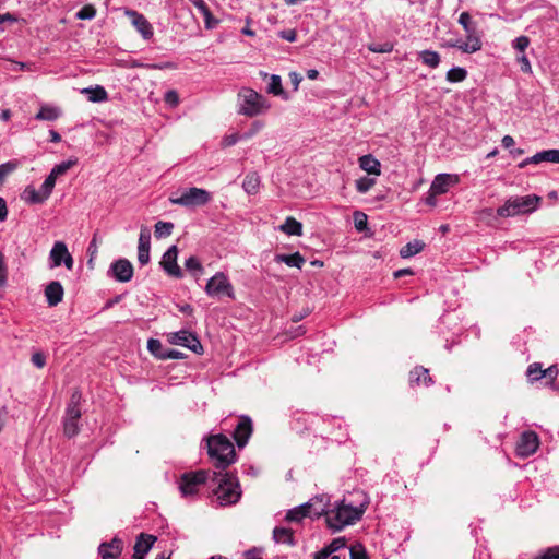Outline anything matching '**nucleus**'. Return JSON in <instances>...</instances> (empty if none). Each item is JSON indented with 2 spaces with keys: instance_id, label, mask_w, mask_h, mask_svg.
Here are the masks:
<instances>
[{
  "instance_id": "f257e3e1",
  "label": "nucleus",
  "mask_w": 559,
  "mask_h": 559,
  "mask_svg": "<svg viewBox=\"0 0 559 559\" xmlns=\"http://www.w3.org/2000/svg\"><path fill=\"white\" fill-rule=\"evenodd\" d=\"M369 504L366 495L361 499L354 501L352 498H344L325 512V522L333 532H340L348 525L359 521Z\"/></svg>"
},
{
  "instance_id": "f03ea898",
  "label": "nucleus",
  "mask_w": 559,
  "mask_h": 559,
  "mask_svg": "<svg viewBox=\"0 0 559 559\" xmlns=\"http://www.w3.org/2000/svg\"><path fill=\"white\" fill-rule=\"evenodd\" d=\"M216 484L213 495L221 506L236 504L242 495L238 477L225 471H211V478Z\"/></svg>"
},
{
  "instance_id": "7ed1b4c3",
  "label": "nucleus",
  "mask_w": 559,
  "mask_h": 559,
  "mask_svg": "<svg viewBox=\"0 0 559 559\" xmlns=\"http://www.w3.org/2000/svg\"><path fill=\"white\" fill-rule=\"evenodd\" d=\"M207 454L213 460L216 471H225L236 461L234 444L222 433L207 438Z\"/></svg>"
},
{
  "instance_id": "20e7f679",
  "label": "nucleus",
  "mask_w": 559,
  "mask_h": 559,
  "mask_svg": "<svg viewBox=\"0 0 559 559\" xmlns=\"http://www.w3.org/2000/svg\"><path fill=\"white\" fill-rule=\"evenodd\" d=\"M459 23L462 25L466 33V40L450 39L444 44L448 48H457L464 53H474L481 49V39L478 35L475 25L472 23V17L468 12H462L459 17Z\"/></svg>"
},
{
  "instance_id": "39448f33",
  "label": "nucleus",
  "mask_w": 559,
  "mask_h": 559,
  "mask_svg": "<svg viewBox=\"0 0 559 559\" xmlns=\"http://www.w3.org/2000/svg\"><path fill=\"white\" fill-rule=\"evenodd\" d=\"M539 202L540 198L535 194L511 197L502 206L497 209V215L500 217H513L530 214L538 207Z\"/></svg>"
},
{
  "instance_id": "423d86ee",
  "label": "nucleus",
  "mask_w": 559,
  "mask_h": 559,
  "mask_svg": "<svg viewBox=\"0 0 559 559\" xmlns=\"http://www.w3.org/2000/svg\"><path fill=\"white\" fill-rule=\"evenodd\" d=\"M239 110L240 115L247 117H254L265 112L270 108V103L261 94L251 88H242L239 94Z\"/></svg>"
},
{
  "instance_id": "0eeeda50",
  "label": "nucleus",
  "mask_w": 559,
  "mask_h": 559,
  "mask_svg": "<svg viewBox=\"0 0 559 559\" xmlns=\"http://www.w3.org/2000/svg\"><path fill=\"white\" fill-rule=\"evenodd\" d=\"M81 400V391L74 390L71 394L63 417V432L68 438L76 436L80 431L79 419L81 418L82 415L80 409Z\"/></svg>"
},
{
  "instance_id": "6e6552de",
  "label": "nucleus",
  "mask_w": 559,
  "mask_h": 559,
  "mask_svg": "<svg viewBox=\"0 0 559 559\" xmlns=\"http://www.w3.org/2000/svg\"><path fill=\"white\" fill-rule=\"evenodd\" d=\"M212 200V194L202 188H188L183 190L180 195H171L169 201L171 204L181 205L185 207L203 206Z\"/></svg>"
},
{
  "instance_id": "1a4fd4ad",
  "label": "nucleus",
  "mask_w": 559,
  "mask_h": 559,
  "mask_svg": "<svg viewBox=\"0 0 559 559\" xmlns=\"http://www.w3.org/2000/svg\"><path fill=\"white\" fill-rule=\"evenodd\" d=\"M211 478L210 469H199L181 475L179 490L182 497H191L198 493L200 487Z\"/></svg>"
},
{
  "instance_id": "9d476101",
  "label": "nucleus",
  "mask_w": 559,
  "mask_h": 559,
  "mask_svg": "<svg viewBox=\"0 0 559 559\" xmlns=\"http://www.w3.org/2000/svg\"><path fill=\"white\" fill-rule=\"evenodd\" d=\"M205 292L210 297H235L233 285L223 272H217L207 281Z\"/></svg>"
},
{
  "instance_id": "9b49d317",
  "label": "nucleus",
  "mask_w": 559,
  "mask_h": 559,
  "mask_svg": "<svg viewBox=\"0 0 559 559\" xmlns=\"http://www.w3.org/2000/svg\"><path fill=\"white\" fill-rule=\"evenodd\" d=\"M50 267H58L63 264L68 270H72L74 260L70 254L67 245L63 241H56L49 253Z\"/></svg>"
},
{
  "instance_id": "f8f14e48",
  "label": "nucleus",
  "mask_w": 559,
  "mask_h": 559,
  "mask_svg": "<svg viewBox=\"0 0 559 559\" xmlns=\"http://www.w3.org/2000/svg\"><path fill=\"white\" fill-rule=\"evenodd\" d=\"M539 447V438L536 432L524 431L516 443V455L520 457H528L534 454Z\"/></svg>"
},
{
  "instance_id": "ddd939ff",
  "label": "nucleus",
  "mask_w": 559,
  "mask_h": 559,
  "mask_svg": "<svg viewBox=\"0 0 559 559\" xmlns=\"http://www.w3.org/2000/svg\"><path fill=\"white\" fill-rule=\"evenodd\" d=\"M169 342L174 345L185 346L195 354H201L203 352L202 344L197 335L186 330L171 333L169 335Z\"/></svg>"
},
{
  "instance_id": "4468645a",
  "label": "nucleus",
  "mask_w": 559,
  "mask_h": 559,
  "mask_svg": "<svg viewBox=\"0 0 559 559\" xmlns=\"http://www.w3.org/2000/svg\"><path fill=\"white\" fill-rule=\"evenodd\" d=\"M178 248L177 246L169 247L162 257L160 265L163 270L171 277L181 278L183 273L177 264Z\"/></svg>"
},
{
  "instance_id": "2eb2a0df",
  "label": "nucleus",
  "mask_w": 559,
  "mask_h": 559,
  "mask_svg": "<svg viewBox=\"0 0 559 559\" xmlns=\"http://www.w3.org/2000/svg\"><path fill=\"white\" fill-rule=\"evenodd\" d=\"M252 420L248 416H240L235 427L233 437L239 448H243L252 435Z\"/></svg>"
},
{
  "instance_id": "dca6fc26",
  "label": "nucleus",
  "mask_w": 559,
  "mask_h": 559,
  "mask_svg": "<svg viewBox=\"0 0 559 559\" xmlns=\"http://www.w3.org/2000/svg\"><path fill=\"white\" fill-rule=\"evenodd\" d=\"M126 15L129 16L131 24L144 39H151L153 37V27L143 14L134 10H127Z\"/></svg>"
},
{
  "instance_id": "f3484780",
  "label": "nucleus",
  "mask_w": 559,
  "mask_h": 559,
  "mask_svg": "<svg viewBox=\"0 0 559 559\" xmlns=\"http://www.w3.org/2000/svg\"><path fill=\"white\" fill-rule=\"evenodd\" d=\"M109 272L116 281L127 283L133 276V265L127 259H119L110 265Z\"/></svg>"
},
{
  "instance_id": "a211bd4d",
  "label": "nucleus",
  "mask_w": 559,
  "mask_h": 559,
  "mask_svg": "<svg viewBox=\"0 0 559 559\" xmlns=\"http://www.w3.org/2000/svg\"><path fill=\"white\" fill-rule=\"evenodd\" d=\"M459 182L457 175L451 174H439L435 177L431 182L432 193H438L439 195L444 194L449 191V189Z\"/></svg>"
},
{
  "instance_id": "6ab92c4d",
  "label": "nucleus",
  "mask_w": 559,
  "mask_h": 559,
  "mask_svg": "<svg viewBox=\"0 0 559 559\" xmlns=\"http://www.w3.org/2000/svg\"><path fill=\"white\" fill-rule=\"evenodd\" d=\"M151 233L147 228H142L139 236L138 261L141 265L150 262Z\"/></svg>"
},
{
  "instance_id": "aec40b11",
  "label": "nucleus",
  "mask_w": 559,
  "mask_h": 559,
  "mask_svg": "<svg viewBox=\"0 0 559 559\" xmlns=\"http://www.w3.org/2000/svg\"><path fill=\"white\" fill-rule=\"evenodd\" d=\"M122 551V540L114 538L111 542L102 543L98 547V554L102 559H117Z\"/></svg>"
},
{
  "instance_id": "412c9836",
  "label": "nucleus",
  "mask_w": 559,
  "mask_h": 559,
  "mask_svg": "<svg viewBox=\"0 0 559 559\" xmlns=\"http://www.w3.org/2000/svg\"><path fill=\"white\" fill-rule=\"evenodd\" d=\"M156 537L150 534H140L134 545V559H144L145 555L151 550Z\"/></svg>"
},
{
  "instance_id": "4be33fe9",
  "label": "nucleus",
  "mask_w": 559,
  "mask_h": 559,
  "mask_svg": "<svg viewBox=\"0 0 559 559\" xmlns=\"http://www.w3.org/2000/svg\"><path fill=\"white\" fill-rule=\"evenodd\" d=\"M63 287L60 282L52 281L45 288V297L50 307H56L63 299Z\"/></svg>"
},
{
  "instance_id": "5701e85b",
  "label": "nucleus",
  "mask_w": 559,
  "mask_h": 559,
  "mask_svg": "<svg viewBox=\"0 0 559 559\" xmlns=\"http://www.w3.org/2000/svg\"><path fill=\"white\" fill-rule=\"evenodd\" d=\"M190 3L203 15L206 29L215 28L219 21L213 17L207 4L204 0H189Z\"/></svg>"
},
{
  "instance_id": "b1692460",
  "label": "nucleus",
  "mask_w": 559,
  "mask_h": 559,
  "mask_svg": "<svg viewBox=\"0 0 559 559\" xmlns=\"http://www.w3.org/2000/svg\"><path fill=\"white\" fill-rule=\"evenodd\" d=\"M409 382L411 384H420L421 382L429 386L433 383L432 378L429 376L428 369L424 367H416L409 373Z\"/></svg>"
},
{
  "instance_id": "393cba45",
  "label": "nucleus",
  "mask_w": 559,
  "mask_h": 559,
  "mask_svg": "<svg viewBox=\"0 0 559 559\" xmlns=\"http://www.w3.org/2000/svg\"><path fill=\"white\" fill-rule=\"evenodd\" d=\"M359 166L369 175H380L381 173L380 162L370 154L359 158Z\"/></svg>"
},
{
  "instance_id": "a878e982",
  "label": "nucleus",
  "mask_w": 559,
  "mask_h": 559,
  "mask_svg": "<svg viewBox=\"0 0 559 559\" xmlns=\"http://www.w3.org/2000/svg\"><path fill=\"white\" fill-rule=\"evenodd\" d=\"M307 503H312L311 508L308 509L309 518L320 516L322 514L325 515V512L329 510L328 507V497L321 496L316 497L309 500Z\"/></svg>"
},
{
  "instance_id": "bb28decb",
  "label": "nucleus",
  "mask_w": 559,
  "mask_h": 559,
  "mask_svg": "<svg viewBox=\"0 0 559 559\" xmlns=\"http://www.w3.org/2000/svg\"><path fill=\"white\" fill-rule=\"evenodd\" d=\"M61 116V110L58 107L44 105L36 114V120L55 121Z\"/></svg>"
},
{
  "instance_id": "cd10ccee",
  "label": "nucleus",
  "mask_w": 559,
  "mask_h": 559,
  "mask_svg": "<svg viewBox=\"0 0 559 559\" xmlns=\"http://www.w3.org/2000/svg\"><path fill=\"white\" fill-rule=\"evenodd\" d=\"M82 93L85 94L87 99L93 103H100L108 99L107 91L100 85L83 88Z\"/></svg>"
},
{
  "instance_id": "c85d7f7f",
  "label": "nucleus",
  "mask_w": 559,
  "mask_h": 559,
  "mask_svg": "<svg viewBox=\"0 0 559 559\" xmlns=\"http://www.w3.org/2000/svg\"><path fill=\"white\" fill-rule=\"evenodd\" d=\"M276 262H283L290 267L301 269L305 264V258L299 253L295 252L293 254H277L275 257Z\"/></svg>"
},
{
  "instance_id": "c756f323",
  "label": "nucleus",
  "mask_w": 559,
  "mask_h": 559,
  "mask_svg": "<svg viewBox=\"0 0 559 559\" xmlns=\"http://www.w3.org/2000/svg\"><path fill=\"white\" fill-rule=\"evenodd\" d=\"M280 229L292 236H300L302 234V225L294 217L289 216L285 219L284 224L280 226Z\"/></svg>"
},
{
  "instance_id": "7c9ffc66",
  "label": "nucleus",
  "mask_w": 559,
  "mask_h": 559,
  "mask_svg": "<svg viewBox=\"0 0 559 559\" xmlns=\"http://www.w3.org/2000/svg\"><path fill=\"white\" fill-rule=\"evenodd\" d=\"M242 187L249 194H255L260 187V177L257 173H249L246 175Z\"/></svg>"
},
{
  "instance_id": "2f4dec72",
  "label": "nucleus",
  "mask_w": 559,
  "mask_h": 559,
  "mask_svg": "<svg viewBox=\"0 0 559 559\" xmlns=\"http://www.w3.org/2000/svg\"><path fill=\"white\" fill-rule=\"evenodd\" d=\"M22 198L25 202L31 204H41L47 200L46 198H44V194L40 190H36L31 186L25 188Z\"/></svg>"
},
{
  "instance_id": "473e14b6",
  "label": "nucleus",
  "mask_w": 559,
  "mask_h": 559,
  "mask_svg": "<svg viewBox=\"0 0 559 559\" xmlns=\"http://www.w3.org/2000/svg\"><path fill=\"white\" fill-rule=\"evenodd\" d=\"M419 59L420 61L431 68L436 69L440 64V55L437 51L433 50H423L419 52Z\"/></svg>"
},
{
  "instance_id": "72a5a7b5",
  "label": "nucleus",
  "mask_w": 559,
  "mask_h": 559,
  "mask_svg": "<svg viewBox=\"0 0 559 559\" xmlns=\"http://www.w3.org/2000/svg\"><path fill=\"white\" fill-rule=\"evenodd\" d=\"M312 503H304L297 508L289 510L286 514V520L295 522L301 521L304 518L309 516L308 509H310Z\"/></svg>"
},
{
  "instance_id": "f704fd0d",
  "label": "nucleus",
  "mask_w": 559,
  "mask_h": 559,
  "mask_svg": "<svg viewBox=\"0 0 559 559\" xmlns=\"http://www.w3.org/2000/svg\"><path fill=\"white\" fill-rule=\"evenodd\" d=\"M424 248V243L419 240H414L412 242H408L404 247L401 248L400 254L402 258H411L417 253H419Z\"/></svg>"
},
{
  "instance_id": "c9c22d12",
  "label": "nucleus",
  "mask_w": 559,
  "mask_h": 559,
  "mask_svg": "<svg viewBox=\"0 0 559 559\" xmlns=\"http://www.w3.org/2000/svg\"><path fill=\"white\" fill-rule=\"evenodd\" d=\"M467 71L461 67H453L447 72V81L450 83H459L466 79Z\"/></svg>"
},
{
  "instance_id": "e433bc0d",
  "label": "nucleus",
  "mask_w": 559,
  "mask_h": 559,
  "mask_svg": "<svg viewBox=\"0 0 559 559\" xmlns=\"http://www.w3.org/2000/svg\"><path fill=\"white\" fill-rule=\"evenodd\" d=\"M76 163H78V159L73 158V159H68V160H64V162H62L60 164H57L51 169L50 175L57 180V178L59 176L64 175L71 167L76 165Z\"/></svg>"
},
{
  "instance_id": "4c0bfd02",
  "label": "nucleus",
  "mask_w": 559,
  "mask_h": 559,
  "mask_svg": "<svg viewBox=\"0 0 559 559\" xmlns=\"http://www.w3.org/2000/svg\"><path fill=\"white\" fill-rule=\"evenodd\" d=\"M273 537L276 543L293 544V534L289 528L275 527L273 531Z\"/></svg>"
},
{
  "instance_id": "58836bf2",
  "label": "nucleus",
  "mask_w": 559,
  "mask_h": 559,
  "mask_svg": "<svg viewBox=\"0 0 559 559\" xmlns=\"http://www.w3.org/2000/svg\"><path fill=\"white\" fill-rule=\"evenodd\" d=\"M147 349L157 358L164 359L166 348L159 340L150 338L147 342Z\"/></svg>"
},
{
  "instance_id": "ea45409f",
  "label": "nucleus",
  "mask_w": 559,
  "mask_h": 559,
  "mask_svg": "<svg viewBox=\"0 0 559 559\" xmlns=\"http://www.w3.org/2000/svg\"><path fill=\"white\" fill-rule=\"evenodd\" d=\"M174 229V224L170 222H157L155 224V237L156 238H164L171 234Z\"/></svg>"
},
{
  "instance_id": "a19ab883",
  "label": "nucleus",
  "mask_w": 559,
  "mask_h": 559,
  "mask_svg": "<svg viewBox=\"0 0 559 559\" xmlns=\"http://www.w3.org/2000/svg\"><path fill=\"white\" fill-rule=\"evenodd\" d=\"M345 547V539L344 538H336L332 540V543L322 549L319 554L323 555V559H328L329 557H332V554L337 551L338 549Z\"/></svg>"
},
{
  "instance_id": "79ce46f5",
  "label": "nucleus",
  "mask_w": 559,
  "mask_h": 559,
  "mask_svg": "<svg viewBox=\"0 0 559 559\" xmlns=\"http://www.w3.org/2000/svg\"><path fill=\"white\" fill-rule=\"evenodd\" d=\"M282 80L280 75L272 74L270 78V83L267 85V93L273 95H282L283 94Z\"/></svg>"
},
{
  "instance_id": "37998d69",
  "label": "nucleus",
  "mask_w": 559,
  "mask_h": 559,
  "mask_svg": "<svg viewBox=\"0 0 559 559\" xmlns=\"http://www.w3.org/2000/svg\"><path fill=\"white\" fill-rule=\"evenodd\" d=\"M185 266L186 269L191 272V273H194V276L198 277L202 272H203V266L201 264V262L199 261V259L197 257H189L186 262H185Z\"/></svg>"
},
{
  "instance_id": "c03bdc74",
  "label": "nucleus",
  "mask_w": 559,
  "mask_h": 559,
  "mask_svg": "<svg viewBox=\"0 0 559 559\" xmlns=\"http://www.w3.org/2000/svg\"><path fill=\"white\" fill-rule=\"evenodd\" d=\"M19 167V162L9 160L0 165V186L8 175L13 173Z\"/></svg>"
},
{
  "instance_id": "a18cd8bd",
  "label": "nucleus",
  "mask_w": 559,
  "mask_h": 559,
  "mask_svg": "<svg viewBox=\"0 0 559 559\" xmlns=\"http://www.w3.org/2000/svg\"><path fill=\"white\" fill-rule=\"evenodd\" d=\"M542 371H543V369L539 364L534 362V364L530 365L527 368V371H526L528 380L531 382H534V381L543 379Z\"/></svg>"
},
{
  "instance_id": "49530a36",
  "label": "nucleus",
  "mask_w": 559,
  "mask_h": 559,
  "mask_svg": "<svg viewBox=\"0 0 559 559\" xmlns=\"http://www.w3.org/2000/svg\"><path fill=\"white\" fill-rule=\"evenodd\" d=\"M75 15L79 20H92L96 15V9L91 4H86L81 8Z\"/></svg>"
},
{
  "instance_id": "de8ad7c7",
  "label": "nucleus",
  "mask_w": 559,
  "mask_h": 559,
  "mask_svg": "<svg viewBox=\"0 0 559 559\" xmlns=\"http://www.w3.org/2000/svg\"><path fill=\"white\" fill-rule=\"evenodd\" d=\"M374 182H376L374 179H371L368 177H361L356 180V189L360 193H366L372 188Z\"/></svg>"
},
{
  "instance_id": "09e8293b",
  "label": "nucleus",
  "mask_w": 559,
  "mask_h": 559,
  "mask_svg": "<svg viewBox=\"0 0 559 559\" xmlns=\"http://www.w3.org/2000/svg\"><path fill=\"white\" fill-rule=\"evenodd\" d=\"M56 179L49 174L44 180L40 191L44 194V198L48 199L55 188Z\"/></svg>"
},
{
  "instance_id": "8fccbe9b",
  "label": "nucleus",
  "mask_w": 559,
  "mask_h": 559,
  "mask_svg": "<svg viewBox=\"0 0 559 559\" xmlns=\"http://www.w3.org/2000/svg\"><path fill=\"white\" fill-rule=\"evenodd\" d=\"M530 38L527 36H519L512 41V47L519 53H523L525 49L530 46Z\"/></svg>"
},
{
  "instance_id": "3c124183",
  "label": "nucleus",
  "mask_w": 559,
  "mask_h": 559,
  "mask_svg": "<svg viewBox=\"0 0 559 559\" xmlns=\"http://www.w3.org/2000/svg\"><path fill=\"white\" fill-rule=\"evenodd\" d=\"M354 223L358 231H364L367 228V215L362 212H355Z\"/></svg>"
},
{
  "instance_id": "603ef678",
  "label": "nucleus",
  "mask_w": 559,
  "mask_h": 559,
  "mask_svg": "<svg viewBox=\"0 0 559 559\" xmlns=\"http://www.w3.org/2000/svg\"><path fill=\"white\" fill-rule=\"evenodd\" d=\"M368 49L377 53H388L393 50V45L391 43L371 44Z\"/></svg>"
},
{
  "instance_id": "864d4df0",
  "label": "nucleus",
  "mask_w": 559,
  "mask_h": 559,
  "mask_svg": "<svg viewBox=\"0 0 559 559\" xmlns=\"http://www.w3.org/2000/svg\"><path fill=\"white\" fill-rule=\"evenodd\" d=\"M8 281V266L4 254L0 251V287L5 286Z\"/></svg>"
},
{
  "instance_id": "5fc2aeb1",
  "label": "nucleus",
  "mask_w": 559,
  "mask_h": 559,
  "mask_svg": "<svg viewBox=\"0 0 559 559\" xmlns=\"http://www.w3.org/2000/svg\"><path fill=\"white\" fill-rule=\"evenodd\" d=\"M540 157L544 158V162L559 164V150H545Z\"/></svg>"
},
{
  "instance_id": "6e6d98bb",
  "label": "nucleus",
  "mask_w": 559,
  "mask_h": 559,
  "mask_svg": "<svg viewBox=\"0 0 559 559\" xmlns=\"http://www.w3.org/2000/svg\"><path fill=\"white\" fill-rule=\"evenodd\" d=\"M516 60L520 63L522 72H524V73L532 72L531 62H530L528 58L526 57V55L524 52L523 53H519V56L516 57Z\"/></svg>"
},
{
  "instance_id": "4d7b16f0",
  "label": "nucleus",
  "mask_w": 559,
  "mask_h": 559,
  "mask_svg": "<svg viewBox=\"0 0 559 559\" xmlns=\"http://www.w3.org/2000/svg\"><path fill=\"white\" fill-rule=\"evenodd\" d=\"M350 559H368L365 548L356 545L350 548Z\"/></svg>"
},
{
  "instance_id": "13d9d810",
  "label": "nucleus",
  "mask_w": 559,
  "mask_h": 559,
  "mask_svg": "<svg viewBox=\"0 0 559 559\" xmlns=\"http://www.w3.org/2000/svg\"><path fill=\"white\" fill-rule=\"evenodd\" d=\"M278 37L289 43H294L297 40V33L295 29H283L278 33Z\"/></svg>"
},
{
  "instance_id": "bf43d9fd",
  "label": "nucleus",
  "mask_w": 559,
  "mask_h": 559,
  "mask_svg": "<svg viewBox=\"0 0 559 559\" xmlns=\"http://www.w3.org/2000/svg\"><path fill=\"white\" fill-rule=\"evenodd\" d=\"M165 102L170 107H176L179 104L178 94L175 91H173V90L167 91L166 94H165Z\"/></svg>"
},
{
  "instance_id": "052dcab7",
  "label": "nucleus",
  "mask_w": 559,
  "mask_h": 559,
  "mask_svg": "<svg viewBox=\"0 0 559 559\" xmlns=\"http://www.w3.org/2000/svg\"><path fill=\"white\" fill-rule=\"evenodd\" d=\"M540 155H543V151L536 153L534 156L528 157L525 160H523L522 163H520L519 167L524 168L528 164H539V163L544 162V158L540 157Z\"/></svg>"
},
{
  "instance_id": "680f3d73",
  "label": "nucleus",
  "mask_w": 559,
  "mask_h": 559,
  "mask_svg": "<svg viewBox=\"0 0 559 559\" xmlns=\"http://www.w3.org/2000/svg\"><path fill=\"white\" fill-rule=\"evenodd\" d=\"M31 360L37 368H43L46 365V357L43 353L33 354Z\"/></svg>"
},
{
  "instance_id": "e2e57ef3",
  "label": "nucleus",
  "mask_w": 559,
  "mask_h": 559,
  "mask_svg": "<svg viewBox=\"0 0 559 559\" xmlns=\"http://www.w3.org/2000/svg\"><path fill=\"white\" fill-rule=\"evenodd\" d=\"M239 141V135L237 133L228 134L223 138L222 146L228 147L235 145Z\"/></svg>"
},
{
  "instance_id": "0e129e2a",
  "label": "nucleus",
  "mask_w": 559,
  "mask_h": 559,
  "mask_svg": "<svg viewBox=\"0 0 559 559\" xmlns=\"http://www.w3.org/2000/svg\"><path fill=\"white\" fill-rule=\"evenodd\" d=\"M243 559H264L261 555V550L252 548L243 552Z\"/></svg>"
},
{
  "instance_id": "69168bd1",
  "label": "nucleus",
  "mask_w": 559,
  "mask_h": 559,
  "mask_svg": "<svg viewBox=\"0 0 559 559\" xmlns=\"http://www.w3.org/2000/svg\"><path fill=\"white\" fill-rule=\"evenodd\" d=\"M540 559H559V547L549 548Z\"/></svg>"
},
{
  "instance_id": "338daca9",
  "label": "nucleus",
  "mask_w": 559,
  "mask_h": 559,
  "mask_svg": "<svg viewBox=\"0 0 559 559\" xmlns=\"http://www.w3.org/2000/svg\"><path fill=\"white\" fill-rule=\"evenodd\" d=\"M183 354L177 349L166 348L164 359H179L182 358Z\"/></svg>"
},
{
  "instance_id": "774afa93",
  "label": "nucleus",
  "mask_w": 559,
  "mask_h": 559,
  "mask_svg": "<svg viewBox=\"0 0 559 559\" xmlns=\"http://www.w3.org/2000/svg\"><path fill=\"white\" fill-rule=\"evenodd\" d=\"M437 195L438 193H432L431 188H429L428 194L425 198V203L431 207H435L437 205Z\"/></svg>"
}]
</instances>
